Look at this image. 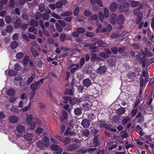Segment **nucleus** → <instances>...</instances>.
Instances as JSON below:
<instances>
[{
	"instance_id": "obj_49",
	"label": "nucleus",
	"mask_w": 154,
	"mask_h": 154,
	"mask_svg": "<svg viewBox=\"0 0 154 154\" xmlns=\"http://www.w3.org/2000/svg\"><path fill=\"white\" fill-rule=\"evenodd\" d=\"M71 128H68V135L74 136L76 134L73 131H71Z\"/></svg>"
},
{
	"instance_id": "obj_58",
	"label": "nucleus",
	"mask_w": 154,
	"mask_h": 154,
	"mask_svg": "<svg viewBox=\"0 0 154 154\" xmlns=\"http://www.w3.org/2000/svg\"><path fill=\"white\" fill-rule=\"evenodd\" d=\"M75 41L77 42L80 43L83 42L84 41V40L82 38L79 37L75 39Z\"/></svg>"
},
{
	"instance_id": "obj_6",
	"label": "nucleus",
	"mask_w": 154,
	"mask_h": 154,
	"mask_svg": "<svg viewBox=\"0 0 154 154\" xmlns=\"http://www.w3.org/2000/svg\"><path fill=\"white\" fill-rule=\"evenodd\" d=\"M99 122L100 126L104 127L107 130L110 129V128L112 127L111 125L106 123L105 122L100 121Z\"/></svg>"
},
{
	"instance_id": "obj_31",
	"label": "nucleus",
	"mask_w": 154,
	"mask_h": 154,
	"mask_svg": "<svg viewBox=\"0 0 154 154\" xmlns=\"http://www.w3.org/2000/svg\"><path fill=\"white\" fill-rule=\"evenodd\" d=\"M104 17L106 18H107L109 16L108 9L106 8H105L103 10Z\"/></svg>"
},
{
	"instance_id": "obj_3",
	"label": "nucleus",
	"mask_w": 154,
	"mask_h": 154,
	"mask_svg": "<svg viewBox=\"0 0 154 154\" xmlns=\"http://www.w3.org/2000/svg\"><path fill=\"white\" fill-rule=\"evenodd\" d=\"M130 5L129 4L126 2L121 5L119 7V10L122 12H125L129 10Z\"/></svg>"
},
{
	"instance_id": "obj_39",
	"label": "nucleus",
	"mask_w": 154,
	"mask_h": 154,
	"mask_svg": "<svg viewBox=\"0 0 154 154\" xmlns=\"http://www.w3.org/2000/svg\"><path fill=\"white\" fill-rule=\"evenodd\" d=\"M110 50L111 51V52H112L113 54H117L118 52V49L117 47H112L111 48Z\"/></svg>"
},
{
	"instance_id": "obj_33",
	"label": "nucleus",
	"mask_w": 154,
	"mask_h": 154,
	"mask_svg": "<svg viewBox=\"0 0 154 154\" xmlns=\"http://www.w3.org/2000/svg\"><path fill=\"white\" fill-rule=\"evenodd\" d=\"M138 111V109L137 108H134L131 111V115L132 117L134 116L137 113Z\"/></svg>"
},
{
	"instance_id": "obj_37",
	"label": "nucleus",
	"mask_w": 154,
	"mask_h": 154,
	"mask_svg": "<svg viewBox=\"0 0 154 154\" xmlns=\"http://www.w3.org/2000/svg\"><path fill=\"white\" fill-rule=\"evenodd\" d=\"M5 22L8 24L10 23L11 21V18L9 15L6 16L5 17Z\"/></svg>"
},
{
	"instance_id": "obj_13",
	"label": "nucleus",
	"mask_w": 154,
	"mask_h": 154,
	"mask_svg": "<svg viewBox=\"0 0 154 154\" xmlns=\"http://www.w3.org/2000/svg\"><path fill=\"white\" fill-rule=\"evenodd\" d=\"M82 83L84 86L88 87L91 84V80L88 78L86 79L83 81Z\"/></svg>"
},
{
	"instance_id": "obj_26",
	"label": "nucleus",
	"mask_w": 154,
	"mask_h": 154,
	"mask_svg": "<svg viewBox=\"0 0 154 154\" xmlns=\"http://www.w3.org/2000/svg\"><path fill=\"white\" fill-rule=\"evenodd\" d=\"M147 59H146L144 57H142L140 60L139 62H141L142 64V66L143 67H145L146 66V62L147 61Z\"/></svg>"
},
{
	"instance_id": "obj_43",
	"label": "nucleus",
	"mask_w": 154,
	"mask_h": 154,
	"mask_svg": "<svg viewBox=\"0 0 154 154\" xmlns=\"http://www.w3.org/2000/svg\"><path fill=\"white\" fill-rule=\"evenodd\" d=\"M75 67H74L71 70L72 73H74L77 69H79V64L77 63L75 64Z\"/></svg>"
},
{
	"instance_id": "obj_27",
	"label": "nucleus",
	"mask_w": 154,
	"mask_h": 154,
	"mask_svg": "<svg viewBox=\"0 0 154 154\" xmlns=\"http://www.w3.org/2000/svg\"><path fill=\"white\" fill-rule=\"evenodd\" d=\"M13 27L12 26L8 25L6 27V30L7 32L11 33L13 31Z\"/></svg>"
},
{
	"instance_id": "obj_23",
	"label": "nucleus",
	"mask_w": 154,
	"mask_h": 154,
	"mask_svg": "<svg viewBox=\"0 0 154 154\" xmlns=\"http://www.w3.org/2000/svg\"><path fill=\"white\" fill-rule=\"evenodd\" d=\"M29 57L28 55L25 56L23 60V64L24 66H26L28 63L29 60Z\"/></svg>"
},
{
	"instance_id": "obj_64",
	"label": "nucleus",
	"mask_w": 154,
	"mask_h": 154,
	"mask_svg": "<svg viewBox=\"0 0 154 154\" xmlns=\"http://www.w3.org/2000/svg\"><path fill=\"white\" fill-rule=\"evenodd\" d=\"M14 68L16 70H20L21 69V67L18 63H16L14 66Z\"/></svg>"
},
{
	"instance_id": "obj_32",
	"label": "nucleus",
	"mask_w": 154,
	"mask_h": 154,
	"mask_svg": "<svg viewBox=\"0 0 154 154\" xmlns=\"http://www.w3.org/2000/svg\"><path fill=\"white\" fill-rule=\"evenodd\" d=\"M24 54L22 52H20L17 54L16 57L17 59H20L22 58L24 56Z\"/></svg>"
},
{
	"instance_id": "obj_35",
	"label": "nucleus",
	"mask_w": 154,
	"mask_h": 154,
	"mask_svg": "<svg viewBox=\"0 0 154 154\" xmlns=\"http://www.w3.org/2000/svg\"><path fill=\"white\" fill-rule=\"evenodd\" d=\"M130 120V119L129 117H124L123 118L121 122L123 125H124L126 124Z\"/></svg>"
},
{
	"instance_id": "obj_45",
	"label": "nucleus",
	"mask_w": 154,
	"mask_h": 154,
	"mask_svg": "<svg viewBox=\"0 0 154 154\" xmlns=\"http://www.w3.org/2000/svg\"><path fill=\"white\" fill-rule=\"evenodd\" d=\"M43 128L40 127H38L35 130V132L38 134H40L43 132Z\"/></svg>"
},
{
	"instance_id": "obj_7",
	"label": "nucleus",
	"mask_w": 154,
	"mask_h": 154,
	"mask_svg": "<svg viewBox=\"0 0 154 154\" xmlns=\"http://www.w3.org/2000/svg\"><path fill=\"white\" fill-rule=\"evenodd\" d=\"M81 125L84 128H88L90 125V121L88 119H84L81 123Z\"/></svg>"
},
{
	"instance_id": "obj_44",
	"label": "nucleus",
	"mask_w": 154,
	"mask_h": 154,
	"mask_svg": "<svg viewBox=\"0 0 154 154\" xmlns=\"http://www.w3.org/2000/svg\"><path fill=\"white\" fill-rule=\"evenodd\" d=\"M55 27L57 30L59 32H61L62 31L63 29L62 27L59 25L58 23H55Z\"/></svg>"
},
{
	"instance_id": "obj_5",
	"label": "nucleus",
	"mask_w": 154,
	"mask_h": 154,
	"mask_svg": "<svg viewBox=\"0 0 154 154\" xmlns=\"http://www.w3.org/2000/svg\"><path fill=\"white\" fill-rule=\"evenodd\" d=\"M8 120L10 123L15 124L18 122L19 120V118L15 115H12L9 117Z\"/></svg>"
},
{
	"instance_id": "obj_53",
	"label": "nucleus",
	"mask_w": 154,
	"mask_h": 154,
	"mask_svg": "<svg viewBox=\"0 0 154 154\" xmlns=\"http://www.w3.org/2000/svg\"><path fill=\"white\" fill-rule=\"evenodd\" d=\"M42 15L41 14L40 12H38L36 13L35 15V18L36 20H38L41 17Z\"/></svg>"
},
{
	"instance_id": "obj_19",
	"label": "nucleus",
	"mask_w": 154,
	"mask_h": 154,
	"mask_svg": "<svg viewBox=\"0 0 154 154\" xmlns=\"http://www.w3.org/2000/svg\"><path fill=\"white\" fill-rule=\"evenodd\" d=\"M130 4L132 7L135 8L140 5V3L139 1L132 0L130 2Z\"/></svg>"
},
{
	"instance_id": "obj_42",
	"label": "nucleus",
	"mask_w": 154,
	"mask_h": 154,
	"mask_svg": "<svg viewBox=\"0 0 154 154\" xmlns=\"http://www.w3.org/2000/svg\"><path fill=\"white\" fill-rule=\"evenodd\" d=\"M99 56L102 57L106 58L108 57L109 56L106 53L103 52H101L99 53Z\"/></svg>"
},
{
	"instance_id": "obj_21",
	"label": "nucleus",
	"mask_w": 154,
	"mask_h": 154,
	"mask_svg": "<svg viewBox=\"0 0 154 154\" xmlns=\"http://www.w3.org/2000/svg\"><path fill=\"white\" fill-rule=\"evenodd\" d=\"M93 143L94 144V146L95 147L98 146L99 145V142L98 140V137L97 136H96L94 139Z\"/></svg>"
},
{
	"instance_id": "obj_38",
	"label": "nucleus",
	"mask_w": 154,
	"mask_h": 154,
	"mask_svg": "<svg viewBox=\"0 0 154 154\" xmlns=\"http://www.w3.org/2000/svg\"><path fill=\"white\" fill-rule=\"evenodd\" d=\"M118 20L120 21V23L121 24L123 23L125 20L124 16L122 14L119 15L118 16Z\"/></svg>"
},
{
	"instance_id": "obj_8",
	"label": "nucleus",
	"mask_w": 154,
	"mask_h": 154,
	"mask_svg": "<svg viewBox=\"0 0 154 154\" xmlns=\"http://www.w3.org/2000/svg\"><path fill=\"white\" fill-rule=\"evenodd\" d=\"M117 16L114 13L112 14L110 17V20L111 23L113 24H115L117 20Z\"/></svg>"
},
{
	"instance_id": "obj_63",
	"label": "nucleus",
	"mask_w": 154,
	"mask_h": 154,
	"mask_svg": "<svg viewBox=\"0 0 154 154\" xmlns=\"http://www.w3.org/2000/svg\"><path fill=\"white\" fill-rule=\"evenodd\" d=\"M147 60L148 61L147 64H148V66L150 64L154 62V57H152L151 58H149Z\"/></svg>"
},
{
	"instance_id": "obj_46",
	"label": "nucleus",
	"mask_w": 154,
	"mask_h": 154,
	"mask_svg": "<svg viewBox=\"0 0 154 154\" xmlns=\"http://www.w3.org/2000/svg\"><path fill=\"white\" fill-rule=\"evenodd\" d=\"M49 17V15L46 14H43L42 15V18L44 20H48Z\"/></svg>"
},
{
	"instance_id": "obj_50",
	"label": "nucleus",
	"mask_w": 154,
	"mask_h": 154,
	"mask_svg": "<svg viewBox=\"0 0 154 154\" xmlns=\"http://www.w3.org/2000/svg\"><path fill=\"white\" fill-rule=\"evenodd\" d=\"M22 38L26 41H29L30 39L27 35L25 34H22Z\"/></svg>"
},
{
	"instance_id": "obj_47",
	"label": "nucleus",
	"mask_w": 154,
	"mask_h": 154,
	"mask_svg": "<svg viewBox=\"0 0 154 154\" xmlns=\"http://www.w3.org/2000/svg\"><path fill=\"white\" fill-rule=\"evenodd\" d=\"M76 31L78 33H82L85 32V30L82 28H77L76 29Z\"/></svg>"
},
{
	"instance_id": "obj_62",
	"label": "nucleus",
	"mask_w": 154,
	"mask_h": 154,
	"mask_svg": "<svg viewBox=\"0 0 154 154\" xmlns=\"http://www.w3.org/2000/svg\"><path fill=\"white\" fill-rule=\"evenodd\" d=\"M84 108L86 110H88L89 109L90 105L86 103H85L82 105Z\"/></svg>"
},
{
	"instance_id": "obj_36",
	"label": "nucleus",
	"mask_w": 154,
	"mask_h": 154,
	"mask_svg": "<svg viewBox=\"0 0 154 154\" xmlns=\"http://www.w3.org/2000/svg\"><path fill=\"white\" fill-rule=\"evenodd\" d=\"M98 18V15L96 14H95L92 15L91 17H89L88 19L90 21H95L97 20Z\"/></svg>"
},
{
	"instance_id": "obj_2",
	"label": "nucleus",
	"mask_w": 154,
	"mask_h": 154,
	"mask_svg": "<svg viewBox=\"0 0 154 154\" xmlns=\"http://www.w3.org/2000/svg\"><path fill=\"white\" fill-rule=\"evenodd\" d=\"M51 149L56 151L54 154H60L63 151L62 148L59 147L58 145L55 144L51 145Z\"/></svg>"
},
{
	"instance_id": "obj_15",
	"label": "nucleus",
	"mask_w": 154,
	"mask_h": 154,
	"mask_svg": "<svg viewBox=\"0 0 154 154\" xmlns=\"http://www.w3.org/2000/svg\"><path fill=\"white\" fill-rule=\"evenodd\" d=\"M107 70V68L105 66H100L97 69V72L100 74H103Z\"/></svg>"
},
{
	"instance_id": "obj_59",
	"label": "nucleus",
	"mask_w": 154,
	"mask_h": 154,
	"mask_svg": "<svg viewBox=\"0 0 154 154\" xmlns=\"http://www.w3.org/2000/svg\"><path fill=\"white\" fill-rule=\"evenodd\" d=\"M85 62L84 58L83 57L82 58L80 61V66L79 67L81 68L84 65Z\"/></svg>"
},
{
	"instance_id": "obj_40",
	"label": "nucleus",
	"mask_w": 154,
	"mask_h": 154,
	"mask_svg": "<svg viewBox=\"0 0 154 154\" xmlns=\"http://www.w3.org/2000/svg\"><path fill=\"white\" fill-rule=\"evenodd\" d=\"M45 9V5L43 4H40L39 6V10L41 12H43Z\"/></svg>"
},
{
	"instance_id": "obj_57",
	"label": "nucleus",
	"mask_w": 154,
	"mask_h": 154,
	"mask_svg": "<svg viewBox=\"0 0 154 154\" xmlns=\"http://www.w3.org/2000/svg\"><path fill=\"white\" fill-rule=\"evenodd\" d=\"M135 73L132 72H130L127 75V76L130 78H132L134 76H135Z\"/></svg>"
},
{
	"instance_id": "obj_16",
	"label": "nucleus",
	"mask_w": 154,
	"mask_h": 154,
	"mask_svg": "<svg viewBox=\"0 0 154 154\" xmlns=\"http://www.w3.org/2000/svg\"><path fill=\"white\" fill-rule=\"evenodd\" d=\"M49 139L47 136L44 137L42 140L44 146L46 147H48L49 145Z\"/></svg>"
},
{
	"instance_id": "obj_56",
	"label": "nucleus",
	"mask_w": 154,
	"mask_h": 154,
	"mask_svg": "<svg viewBox=\"0 0 154 154\" xmlns=\"http://www.w3.org/2000/svg\"><path fill=\"white\" fill-rule=\"evenodd\" d=\"M99 18L100 21L102 22H103V13L100 11L99 13Z\"/></svg>"
},
{
	"instance_id": "obj_60",
	"label": "nucleus",
	"mask_w": 154,
	"mask_h": 154,
	"mask_svg": "<svg viewBox=\"0 0 154 154\" xmlns=\"http://www.w3.org/2000/svg\"><path fill=\"white\" fill-rule=\"evenodd\" d=\"M52 16L53 17L57 19H61L62 18L60 16L58 15L55 13H52Z\"/></svg>"
},
{
	"instance_id": "obj_51",
	"label": "nucleus",
	"mask_w": 154,
	"mask_h": 154,
	"mask_svg": "<svg viewBox=\"0 0 154 154\" xmlns=\"http://www.w3.org/2000/svg\"><path fill=\"white\" fill-rule=\"evenodd\" d=\"M144 50L145 54L147 56L149 57L152 56V53L151 52H149L147 48H145L144 49Z\"/></svg>"
},
{
	"instance_id": "obj_55",
	"label": "nucleus",
	"mask_w": 154,
	"mask_h": 154,
	"mask_svg": "<svg viewBox=\"0 0 154 154\" xmlns=\"http://www.w3.org/2000/svg\"><path fill=\"white\" fill-rule=\"evenodd\" d=\"M56 7L57 8H61L62 6V3L61 2H58L55 4Z\"/></svg>"
},
{
	"instance_id": "obj_48",
	"label": "nucleus",
	"mask_w": 154,
	"mask_h": 154,
	"mask_svg": "<svg viewBox=\"0 0 154 154\" xmlns=\"http://www.w3.org/2000/svg\"><path fill=\"white\" fill-rule=\"evenodd\" d=\"M31 103H29L28 106L25 107L22 109V110L23 112H25L30 109Z\"/></svg>"
},
{
	"instance_id": "obj_29",
	"label": "nucleus",
	"mask_w": 154,
	"mask_h": 154,
	"mask_svg": "<svg viewBox=\"0 0 154 154\" xmlns=\"http://www.w3.org/2000/svg\"><path fill=\"white\" fill-rule=\"evenodd\" d=\"M30 24L31 26L37 27L38 25V22L32 19L30 20Z\"/></svg>"
},
{
	"instance_id": "obj_22",
	"label": "nucleus",
	"mask_w": 154,
	"mask_h": 154,
	"mask_svg": "<svg viewBox=\"0 0 154 154\" xmlns=\"http://www.w3.org/2000/svg\"><path fill=\"white\" fill-rule=\"evenodd\" d=\"M74 112L77 116H79L82 113V109L80 108H77L74 109Z\"/></svg>"
},
{
	"instance_id": "obj_18",
	"label": "nucleus",
	"mask_w": 154,
	"mask_h": 154,
	"mask_svg": "<svg viewBox=\"0 0 154 154\" xmlns=\"http://www.w3.org/2000/svg\"><path fill=\"white\" fill-rule=\"evenodd\" d=\"M125 111V108L120 107L117 110L116 113L118 115L121 116L124 114Z\"/></svg>"
},
{
	"instance_id": "obj_54",
	"label": "nucleus",
	"mask_w": 154,
	"mask_h": 154,
	"mask_svg": "<svg viewBox=\"0 0 154 154\" xmlns=\"http://www.w3.org/2000/svg\"><path fill=\"white\" fill-rule=\"evenodd\" d=\"M15 2L14 0H11L9 4V6L11 8H13L14 7Z\"/></svg>"
},
{
	"instance_id": "obj_28",
	"label": "nucleus",
	"mask_w": 154,
	"mask_h": 154,
	"mask_svg": "<svg viewBox=\"0 0 154 154\" xmlns=\"http://www.w3.org/2000/svg\"><path fill=\"white\" fill-rule=\"evenodd\" d=\"M97 43L99 47H106L107 46L106 44L100 40H97Z\"/></svg>"
},
{
	"instance_id": "obj_14",
	"label": "nucleus",
	"mask_w": 154,
	"mask_h": 154,
	"mask_svg": "<svg viewBox=\"0 0 154 154\" xmlns=\"http://www.w3.org/2000/svg\"><path fill=\"white\" fill-rule=\"evenodd\" d=\"M118 7V4L115 2H112L109 6L110 9L112 12H114L116 10Z\"/></svg>"
},
{
	"instance_id": "obj_10",
	"label": "nucleus",
	"mask_w": 154,
	"mask_h": 154,
	"mask_svg": "<svg viewBox=\"0 0 154 154\" xmlns=\"http://www.w3.org/2000/svg\"><path fill=\"white\" fill-rule=\"evenodd\" d=\"M79 145L75 143L70 145L68 146V151H73L79 147Z\"/></svg>"
},
{
	"instance_id": "obj_24",
	"label": "nucleus",
	"mask_w": 154,
	"mask_h": 154,
	"mask_svg": "<svg viewBox=\"0 0 154 154\" xmlns=\"http://www.w3.org/2000/svg\"><path fill=\"white\" fill-rule=\"evenodd\" d=\"M15 93V91L14 89L10 88L8 89L7 91V94L11 96H13Z\"/></svg>"
},
{
	"instance_id": "obj_30",
	"label": "nucleus",
	"mask_w": 154,
	"mask_h": 154,
	"mask_svg": "<svg viewBox=\"0 0 154 154\" xmlns=\"http://www.w3.org/2000/svg\"><path fill=\"white\" fill-rule=\"evenodd\" d=\"M35 75L34 74H32L27 80L26 82V85H28L30 84V83L33 81L34 79Z\"/></svg>"
},
{
	"instance_id": "obj_41",
	"label": "nucleus",
	"mask_w": 154,
	"mask_h": 154,
	"mask_svg": "<svg viewBox=\"0 0 154 154\" xmlns=\"http://www.w3.org/2000/svg\"><path fill=\"white\" fill-rule=\"evenodd\" d=\"M44 146L42 141L41 140L38 141L37 143V146L41 149H42L43 148Z\"/></svg>"
},
{
	"instance_id": "obj_17",
	"label": "nucleus",
	"mask_w": 154,
	"mask_h": 154,
	"mask_svg": "<svg viewBox=\"0 0 154 154\" xmlns=\"http://www.w3.org/2000/svg\"><path fill=\"white\" fill-rule=\"evenodd\" d=\"M30 51L32 53L33 56L34 57H38L39 55V53L37 50L32 47L30 48Z\"/></svg>"
},
{
	"instance_id": "obj_11",
	"label": "nucleus",
	"mask_w": 154,
	"mask_h": 154,
	"mask_svg": "<svg viewBox=\"0 0 154 154\" xmlns=\"http://www.w3.org/2000/svg\"><path fill=\"white\" fill-rule=\"evenodd\" d=\"M116 62V60L112 58H109L107 60V64L111 67L115 66Z\"/></svg>"
},
{
	"instance_id": "obj_34",
	"label": "nucleus",
	"mask_w": 154,
	"mask_h": 154,
	"mask_svg": "<svg viewBox=\"0 0 154 154\" xmlns=\"http://www.w3.org/2000/svg\"><path fill=\"white\" fill-rule=\"evenodd\" d=\"M18 46L17 43L15 41H14L11 43L10 44V47L11 49H14Z\"/></svg>"
},
{
	"instance_id": "obj_25",
	"label": "nucleus",
	"mask_w": 154,
	"mask_h": 154,
	"mask_svg": "<svg viewBox=\"0 0 154 154\" xmlns=\"http://www.w3.org/2000/svg\"><path fill=\"white\" fill-rule=\"evenodd\" d=\"M90 133V131L89 130L86 129H84L82 131V134L83 136L87 137L89 136Z\"/></svg>"
},
{
	"instance_id": "obj_4",
	"label": "nucleus",
	"mask_w": 154,
	"mask_h": 154,
	"mask_svg": "<svg viewBox=\"0 0 154 154\" xmlns=\"http://www.w3.org/2000/svg\"><path fill=\"white\" fill-rule=\"evenodd\" d=\"M41 85L39 83V82H36L31 84L30 88L32 91H35L36 90L39 88Z\"/></svg>"
},
{
	"instance_id": "obj_52",
	"label": "nucleus",
	"mask_w": 154,
	"mask_h": 154,
	"mask_svg": "<svg viewBox=\"0 0 154 154\" xmlns=\"http://www.w3.org/2000/svg\"><path fill=\"white\" fill-rule=\"evenodd\" d=\"M19 38V35L17 33H15L13 35L12 38L14 41L17 40Z\"/></svg>"
},
{
	"instance_id": "obj_61",
	"label": "nucleus",
	"mask_w": 154,
	"mask_h": 154,
	"mask_svg": "<svg viewBox=\"0 0 154 154\" xmlns=\"http://www.w3.org/2000/svg\"><path fill=\"white\" fill-rule=\"evenodd\" d=\"M86 34L87 36L89 37H93L95 35L94 33L89 32H87Z\"/></svg>"
},
{
	"instance_id": "obj_12",
	"label": "nucleus",
	"mask_w": 154,
	"mask_h": 154,
	"mask_svg": "<svg viewBox=\"0 0 154 154\" xmlns=\"http://www.w3.org/2000/svg\"><path fill=\"white\" fill-rule=\"evenodd\" d=\"M17 131L20 133L24 132L26 130L25 127L22 125H18L16 127Z\"/></svg>"
},
{
	"instance_id": "obj_20",
	"label": "nucleus",
	"mask_w": 154,
	"mask_h": 154,
	"mask_svg": "<svg viewBox=\"0 0 154 154\" xmlns=\"http://www.w3.org/2000/svg\"><path fill=\"white\" fill-rule=\"evenodd\" d=\"M21 23V19L20 18L17 19L14 23V26L16 29L19 28Z\"/></svg>"
},
{
	"instance_id": "obj_9",
	"label": "nucleus",
	"mask_w": 154,
	"mask_h": 154,
	"mask_svg": "<svg viewBox=\"0 0 154 154\" xmlns=\"http://www.w3.org/2000/svg\"><path fill=\"white\" fill-rule=\"evenodd\" d=\"M33 135L31 133H27L26 134L24 135L23 137L26 140L30 141L32 140L33 137Z\"/></svg>"
},
{
	"instance_id": "obj_1",
	"label": "nucleus",
	"mask_w": 154,
	"mask_h": 154,
	"mask_svg": "<svg viewBox=\"0 0 154 154\" xmlns=\"http://www.w3.org/2000/svg\"><path fill=\"white\" fill-rule=\"evenodd\" d=\"M33 117L31 114L29 115L26 118V123L30 128L33 130L35 127V122L33 121Z\"/></svg>"
}]
</instances>
